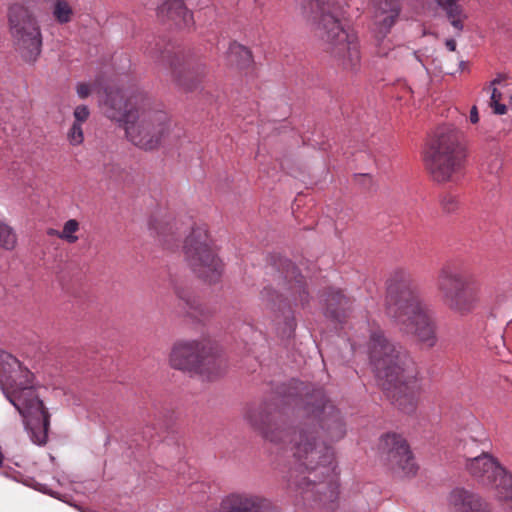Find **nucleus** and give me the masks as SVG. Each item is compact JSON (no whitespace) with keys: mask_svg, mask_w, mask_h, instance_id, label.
Segmentation results:
<instances>
[{"mask_svg":"<svg viewBox=\"0 0 512 512\" xmlns=\"http://www.w3.org/2000/svg\"><path fill=\"white\" fill-rule=\"evenodd\" d=\"M276 397L250 407L245 419L265 440L286 448L297 466L328 475L334 462V449L319 438L316 427L330 441L342 439L346 424L341 411L322 387L291 379L279 384Z\"/></svg>","mask_w":512,"mask_h":512,"instance_id":"obj_1","label":"nucleus"},{"mask_svg":"<svg viewBox=\"0 0 512 512\" xmlns=\"http://www.w3.org/2000/svg\"><path fill=\"white\" fill-rule=\"evenodd\" d=\"M369 355L385 397L404 413H413L420 389L419 372L408 351L390 341L382 330H376L370 335Z\"/></svg>","mask_w":512,"mask_h":512,"instance_id":"obj_2","label":"nucleus"},{"mask_svg":"<svg viewBox=\"0 0 512 512\" xmlns=\"http://www.w3.org/2000/svg\"><path fill=\"white\" fill-rule=\"evenodd\" d=\"M385 313L400 332L431 348L437 342L436 325L424 305L414 274L403 267L389 272L385 280Z\"/></svg>","mask_w":512,"mask_h":512,"instance_id":"obj_3","label":"nucleus"},{"mask_svg":"<svg viewBox=\"0 0 512 512\" xmlns=\"http://www.w3.org/2000/svg\"><path fill=\"white\" fill-rule=\"evenodd\" d=\"M105 114L122 122L130 142L143 150H154L169 133L166 112L151 107L150 99L140 91L127 95L123 90L107 92Z\"/></svg>","mask_w":512,"mask_h":512,"instance_id":"obj_4","label":"nucleus"},{"mask_svg":"<svg viewBox=\"0 0 512 512\" xmlns=\"http://www.w3.org/2000/svg\"><path fill=\"white\" fill-rule=\"evenodd\" d=\"M318 17L317 30L327 43V50L335 64L347 73H356L361 66L358 38L341 24L344 15L342 0H313Z\"/></svg>","mask_w":512,"mask_h":512,"instance_id":"obj_5","label":"nucleus"},{"mask_svg":"<svg viewBox=\"0 0 512 512\" xmlns=\"http://www.w3.org/2000/svg\"><path fill=\"white\" fill-rule=\"evenodd\" d=\"M13 365L7 359L0 363V388L6 398L23 417L26 429L31 439L38 445H44L48 439L50 414L43 401L36 393L34 386H20L17 384L16 374L22 371V365L14 357Z\"/></svg>","mask_w":512,"mask_h":512,"instance_id":"obj_6","label":"nucleus"},{"mask_svg":"<svg viewBox=\"0 0 512 512\" xmlns=\"http://www.w3.org/2000/svg\"><path fill=\"white\" fill-rule=\"evenodd\" d=\"M278 269L282 270L287 280V296L284 297L271 288H265L263 297L275 314L276 330L281 339H290L297 326L295 312L288 302V296L294 298L295 305L305 307L309 303V292L304 277L289 259L280 258Z\"/></svg>","mask_w":512,"mask_h":512,"instance_id":"obj_7","label":"nucleus"},{"mask_svg":"<svg viewBox=\"0 0 512 512\" xmlns=\"http://www.w3.org/2000/svg\"><path fill=\"white\" fill-rule=\"evenodd\" d=\"M465 157L459 133L450 127H440L426 152V167L436 182L456 183L464 174Z\"/></svg>","mask_w":512,"mask_h":512,"instance_id":"obj_8","label":"nucleus"},{"mask_svg":"<svg viewBox=\"0 0 512 512\" xmlns=\"http://www.w3.org/2000/svg\"><path fill=\"white\" fill-rule=\"evenodd\" d=\"M183 254L193 274L205 283H217L223 262L207 226H191L183 241Z\"/></svg>","mask_w":512,"mask_h":512,"instance_id":"obj_9","label":"nucleus"},{"mask_svg":"<svg viewBox=\"0 0 512 512\" xmlns=\"http://www.w3.org/2000/svg\"><path fill=\"white\" fill-rule=\"evenodd\" d=\"M170 365L178 370L193 372L209 380L222 375L225 359L219 349L209 341H189L174 345Z\"/></svg>","mask_w":512,"mask_h":512,"instance_id":"obj_10","label":"nucleus"},{"mask_svg":"<svg viewBox=\"0 0 512 512\" xmlns=\"http://www.w3.org/2000/svg\"><path fill=\"white\" fill-rule=\"evenodd\" d=\"M436 290L443 305L455 314H470L478 302L471 276L455 264L440 268L436 277Z\"/></svg>","mask_w":512,"mask_h":512,"instance_id":"obj_11","label":"nucleus"},{"mask_svg":"<svg viewBox=\"0 0 512 512\" xmlns=\"http://www.w3.org/2000/svg\"><path fill=\"white\" fill-rule=\"evenodd\" d=\"M8 25L16 51L24 61L36 62L42 52L43 37L35 12L24 4L15 3L8 9Z\"/></svg>","mask_w":512,"mask_h":512,"instance_id":"obj_12","label":"nucleus"},{"mask_svg":"<svg viewBox=\"0 0 512 512\" xmlns=\"http://www.w3.org/2000/svg\"><path fill=\"white\" fill-rule=\"evenodd\" d=\"M298 468L307 471L308 475L297 479L291 472L288 481L303 490L305 498L311 500L314 512H334L338 507L339 492L338 484L332 477L333 466L330 473L324 476L320 469L309 471Z\"/></svg>","mask_w":512,"mask_h":512,"instance_id":"obj_13","label":"nucleus"},{"mask_svg":"<svg viewBox=\"0 0 512 512\" xmlns=\"http://www.w3.org/2000/svg\"><path fill=\"white\" fill-rule=\"evenodd\" d=\"M465 469L481 485L496 491L503 501L512 493V474L488 452L466 458Z\"/></svg>","mask_w":512,"mask_h":512,"instance_id":"obj_14","label":"nucleus"},{"mask_svg":"<svg viewBox=\"0 0 512 512\" xmlns=\"http://www.w3.org/2000/svg\"><path fill=\"white\" fill-rule=\"evenodd\" d=\"M384 461L393 473L399 476H414L418 471L412 452L404 438L395 433L386 434L380 442Z\"/></svg>","mask_w":512,"mask_h":512,"instance_id":"obj_15","label":"nucleus"},{"mask_svg":"<svg viewBox=\"0 0 512 512\" xmlns=\"http://www.w3.org/2000/svg\"><path fill=\"white\" fill-rule=\"evenodd\" d=\"M162 59L168 62L174 81L186 91L197 89L206 75L204 65L193 68L186 67L183 57L178 54L172 55L170 51H165Z\"/></svg>","mask_w":512,"mask_h":512,"instance_id":"obj_16","label":"nucleus"},{"mask_svg":"<svg viewBox=\"0 0 512 512\" xmlns=\"http://www.w3.org/2000/svg\"><path fill=\"white\" fill-rule=\"evenodd\" d=\"M325 317L335 323H344L353 310L354 299L341 289L328 287L321 292Z\"/></svg>","mask_w":512,"mask_h":512,"instance_id":"obj_17","label":"nucleus"},{"mask_svg":"<svg viewBox=\"0 0 512 512\" xmlns=\"http://www.w3.org/2000/svg\"><path fill=\"white\" fill-rule=\"evenodd\" d=\"M219 512H278L277 508L266 498L247 495L231 494L220 504Z\"/></svg>","mask_w":512,"mask_h":512,"instance_id":"obj_18","label":"nucleus"},{"mask_svg":"<svg viewBox=\"0 0 512 512\" xmlns=\"http://www.w3.org/2000/svg\"><path fill=\"white\" fill-rule=\"evenodd\" d=\"M373 23L378 32L386 35L396 24L402 11L400 0H370Z\"/></svg>","mask_w":512,"mask_h":512,"instance_id":"obj_19","label":"nucleus"},{"mask_svg":"<svg viewBox=\"0 0 512 512\" xmlns=\"http://www.w3.org/2000/svg\"><path fill=\"white\" fill-rule=\"evenodd\" d=\"M449 504L453 512H492L485 499L464 488H456L450 493Z\"/></svg>","mask_w":512,"mask_h":512,"instance_id":"obj_20","label":"nucleus"},{"mask_svg":"<svg viewBox=\"0 0 512 512\" xmlns=\"http://www.w3.org/2000/svg\"><path fill=\"white\" fill-rule=\"evenodd\" d=\"M157 15L162 21H172L179 28L193 24V16L187 10L182 0H160Z\"/></svg>","mask_w":512,"mask_h":512,"instance_id":"obj_21","label":"nucleus"},{"mask_svg":"<svg viewBox=\"0 0 512 512\" xmlns=\"http://www.w3.org/2000/svg\"><path fill=\"white\" fill-rule=\"evenodd\" d=\"M466 0H435L437 6L443 12L446 20L453 29L460 34L468 20V12L464 7Z\"/></svg>","mask_w":512,"mask_h":512,"instance_id":"obj_22","label":"nucleus"},{"mask_svg":"<svg viewBox=\"0 0 512 512\" xmlns=\"http://www.w3.org/2000/svg\"><path fill=\"white\" fill-rule=\"evenodd\" d=\"M152 234L158 243L167 250H173L179 246L183 233L177 226H150Z\"/></svg>","mask_w":512,"mask_h":512,"instance_id":"obj_23","label":"nucleus"},{"mask_svg":"<svg viewBox=\"0 0 512 512\" xmlns=\"http://www.w3.org/2000/svg\"><path fill=\"white\" fill-rule=\"evenodd\" d=\"M169 281L178 299L184 302L186 312L192 316H196V312L201 313V305L190 288L184 286L172 276H170Z\"/></svg>","mask_w":512,"mask_h":512,"instance_id":"obj_24","label":"nucleus"},{"mask_svg":"<svg viewBox=\"0 0 512 512\" xmlns=\"http://www.w3.org/2000/svg\"><path fill=\"white\" fill-rule=\"evenodd\" d=\"M329 354L339 364L348 363L354 355L353 344L345 338L338 337L329 347Z\"/></svg>","mask_w":512,"mask_h":512,"instance_id":"obj_25","label":"nucleus"},{"mask_svg":"<svg viewBox=\"0 0 512 512\" xmlns=\"http://www.w3.org/2000/svg\"><path fill=\"white\" fill-rule=\"evenodd\" d=\"M227 59L229 64L235 65L239 68H245L251 64L252 54L245 46L233 42L229 45Z\"/></svg>","mask_w":512,"mask_h":512,"instance_id":"obj_26","label":"nucleus"},{"mask_svg":"<svg viewBox=\"0 0 512 512\" xmlns=\"http://www.w3.org/2000/svg\"><path fill=\"white\" fill-rule=\"evenodd\" d=\"M52 15L58 24L65 25L73 20L74 10L67 0H55L52 6Z\"/></svg>","mask_w":512,"mask_h":512,"instance_id":"obj_27","label":"nucleus"},{"mask_svg":"<svg viewBox=\"0 0 512 512\" xmlns=\"http://www.w3.org/2000/svg\"><path fill=\"white\" fill-rule=\"evenodd\" d=\"M17 242V234L11 226H0V246L11 250Z\"/></svg>","mask_w":512,"mask_h":512,"instance_id":"obj_28","label":"nucleus"},{"mask_svg":"<svg viewBox=\"0 0 512 512\" xmlns=\"http://www.w3.org/2000/svg\"><path fill=\"white\" fill-rule=\"evenodd\" d=\"M67 140L72 146H79L84 141L82 125L73 123L67 132Z\"/></svg>","mask_w":512,"mask_h":512,"instance_id":"obj_29","label":"nucleus"},{"mask_svg":"<svg viewBox=\"0 0 512 512\" xmlns=\"http://www.w3.org/2000/svg\"><path fill=\"white\" fill-rule=\"evenodd\" d=\"M90 115V111L86 105H78L73 112L75 124L83 125Z\"/></svg>","mask_w":512,"mask_h":512,"instance_id":"obj_30","label":"nucleus"},{"mask_svg":"<svg viewBox=\"0 0 512 512\" xmlns=\"http://www.w3.org/2000/svg\"><path fill=\"white\" fill-rule=\"evenodd\" d=\"M78 229L79 226H63V230L58 234V237L69 243H74L78 240V236L75 235Z\"/></svg>","mask_w":512,"mask_h":512,"instance_id":"obj_31","label":"nucleus"},{"mask_svg":"<svg viewBox=\"0 0 512 512\" xmlns=\"http://www.w3.org/2000/svg\"><path fill=\"white\" fill-rule=\"evenodd\" d=\"M79 270V264L75 261H67L63 266H59L56 270L57 274H62L63 277L74 276Z\"/></svg>","mask_w":512,"mask_h":512,"instance_id":"obj_32","label":"nucleus"},{"mask_svg":"<svg viewBox=\"0 0 512 512\" xmlns=\"http://www.w3.org/2000/svg\"><path fill=\"white\" fill-rule=\"evenodd\" d=\"M441 205L444 211H446L447 213H451L457 209L458 201L452 195H445L442 198Z\"/></svg>","mask_w":512,"mask_h":512,"instance_id":"obj_33","label":"nucleus"},{"mask_svg":"<svg viewBox=\"0 0 512 512\" xmlns=\"http://www.w3.org/2000/svg\"><path fill=\"white\" fill-rule=\"evenodd\" d=\"M18 373H20L21 377L23 378L22 381L17 382L18 385L33 386L32 382H33L34 375L28 369L22 367V371H18Z\"/></svg>","mask_w":512,"mask_h":512,"instance_id":"obj_34","label":"nucleus"},{"mask_svg":"<svg viewBox=\"0 0 512 512\" xmlns=\"http://www.w3.org/2000/svg\"><path fill=\"white\" fill-rule=\"evenodd\" d=\"M76 91L81 99H85L90 95L92 86L87 83H79L76 87Z\"/></svg>","mask_w":512,"mask_h":512,"instance_id":"obj_35","label":"nucleus"},{"mask_svg":"<svg viewBox=\"0 0 512 512\" xmlns=\"http://www.w3.org/2000/svg\"><path fill=\"white\" fill-rule=\"evenodd\" d=\"M487 345L489 346V348L491 349H499V348H502L505 346V342H504V336L503 334H499L497 335L495 338L493 339H488L487 340Z\"/></svg>","mask_w":512,"mask_h":512,"instance_id":"obj_36","label":"nucleus"},{"mask_svg":"<svg viewBox=\"0 0 512 512\" xmlns=\"http://www.w3.org/2000/svg\"><path fill=\"white\" fill-rule=\"evenodd\" d=\"M470 121L473 124H476L479 121V115H478V110H477L476 106H473L471 108V111H470Z\"/></svg>","mask_w":512,"mask_h":512,"instance_id":"obj_37","label":"nucleus"},{"mask_svg":"<svg viewBox=\"0 0 512 512\" xmlns=\"http://www.w3.org/2000/svg\"><path fill=\"white\" fill-rule=\"evenodd\" d=\"M493 105H494L495 113L502 115L507 112V108L504 104H500L499 102H497V103H493Z\"/></svg>","mask_w":512,"mask_h":512,"instance_id":"obj_38","label":"nucleus"},{"mask_svg":"<svg viewBox=\"0 0 512 512\" xmlns=\"http://www.w3.org/2000/svg\"><path fill=\"white\" fill-rule=\"evenodd\" d=\"M501 98V94L498 92V90L496 88H493L492 90V93H491V103H497L499 102Z\"/></svg>","mask_w":512,"mask_h":512,"instance_id":"obj_39","label":"nucleus"},{"mask_svg":"<svg viewBox=\"0 0 512 512\" xmlns=\"http://www.w3.org/2000/svg\"><path fill=\"white\" fill-rule=\"evenodd\" d=\"M456 45L457 44H456V41L454 39H447L446 42H445V46L450 51H455L456 50Z\"/></svg>","mask_w":512,"mask_h":512,"instance_id":"obj_40","label":"nucleus"},{"mask_svg":"<svg viewBox=\"0 0 512 512\" xmlns=\"http://www.w3.org/2000/svg\"><path fill=\"white\" fill-rule=\"evenodd\" d=\"M503 501L505 502L506 506L512 510V492L510 497L505 498Z\"/></svg>","mask_w":512,"mask_h":512,"instance_id":"obj_41","label":"nucleus"},{"mask_svg":"<svg viewBox=\"0 0 512 512\" xmlns=\"http://www.w3.org/2000/svg\"><path fill=\"white\" fill-rule=\"evenodd\" d=\"M60 233H61V232H59V231H57L56 229H53V228H49V229L47 230V234H48V235H57V236H58V234H60Z\"/></svg>","mask_w":512,"mask_h":512,"instance_id":"obj_42","label":"nucleus"},{"mask_svg":"<svg viewBox=\"0 0 512 512\" xmlns=\"http://www.w3.org/2000/svg\"><path fill=\"white\" fill-rule=\"evenodd\" d=\"M65 224L72 225V224H78V222L74 219H71V220H68Z\"/></svg>","mask_w":512,"mask_h":512,"instance_id":"obj_43","label":"nucleus"},{"mask_svg":"<svg viewBox=\"0 0 512 512\" xmlns=\"http://www.w3.org/2000/svg\"><path fill=\"white\" fill-rule=\"evenodd\" d=\"M499 82H500V79H498V78H497V79H494V80L492 81V84H493V85H495V84H497V83H499Z\"/></svg>","mask_w":512,"mask_h":512,"instance_id":"obj_44","label":"nucleus"},{"mask_svg":"<svg viewBox=\"0 0 512 512\" xmlns=\"http://www.w3.org/2000/svg\"><path fill=\"white\" fill-rule=\"evenodd\" d=\"M412 55H413V56H414L418 61H420V59H419V57H418V55H417V53H416V52H413V53H412Z\"/></svg>","mask_w":512,"mask_h":512,"instance_id":"obj_45","label":"nucleus"},{"mask_svg":"<svg viewBox=\"0 0 512 512\" xmlns=\"http://www.w3.org/2000/svg\"><path fill=\"white\" fill-rule=\"evenodd\" d=\"M378 54H379V55H381V56H385V55H387V53H386V52H382V51H380V50L378 51Z\"/></svg>","mask_w":512,"mask_h":512,"instance_id":"obj_46","label":"nucleus"}]
</instances>
